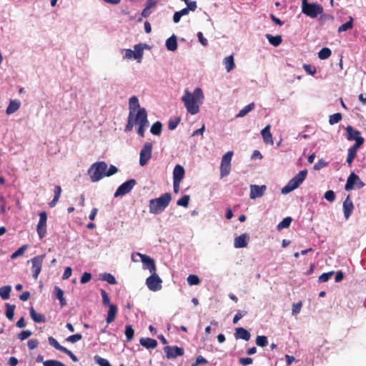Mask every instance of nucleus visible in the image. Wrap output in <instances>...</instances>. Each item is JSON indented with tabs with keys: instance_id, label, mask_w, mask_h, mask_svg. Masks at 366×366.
<instances>
[{
	"instance_id": "1",
	"label": "nucleus",
	"mask_w": 366,
	"mask_h": 366,
	"mask_svg": "<svg viewBox=\"0 0 366 366\" xmlns=\"http://www.w3.org/2000/svg\"><path fill=\"white\" fill-rule=\"evenodd\" d=\"M148 124L147 112L144 108H142L136 112L129 113L127 124L124 131L126 132H131L134 126L136 125L137 126V134L143 137L145 129L148 127Z\"/></svg>"
},
{
	"instance_id": "2",
	"label": "nucleus",
	"mask_w": 366,
	"mask_h": 366,
	"mask_svg": "<svg viewBox=\"0 0 366 366\" xmlns=\"http://www.w3.org/2000/svg\"><path fill=\"white\" fill-rule=\"evenodd\" d=\"M203 97L202 89L200 88H196L193 94L186 90L184 95L182 97V101L184 102L187 112L194 115L199 112L197 100L203 99Z\"/></svg>"
},
{
	"instance_id": "3",
	"label": "nucleus",
	"mask_w": 366,
	"mask_h": 366,
	"mask_svg": "<svg viewBox=\"0 0 366 366\" xmlns=\"http://www.w3.org/2000/svg\"><path fill=\"white\" fill-rule=\"evenodd\" d=\"M172 196L169 193H165L159 198L152 199L149 201V212L152 214H159L163 212L169 204Z\"/></svg>"
},
{
	"instance_id": "4",
	"label": "nucleus",
	"mask_w": 366,
	"mask_h": 366,
	"mask_svg": "<svg viewBox=\"0 0 366 366\" xmlns=\"http://www.w3.org/2000/svg\"><path fill=\"white\" fill-rule=\"evenodd\" d=\"M108 167L105 162H97L92 164L88 170V174L92 182H96L106 177Z\"/></svg>"
},
{
	"instance_id": "5",
	"label": "nucleus",
	"mask_w": 366,
	"mask_h": 366,
	"mask_svg": "<svg viewBox=\"0 0 366 366\" xmlns=\"http://www.w3.org/2000/svg\"><path fill=\"white\" fill-rule=\"evenodd\" d=\"M307 175V170L304 169L297 174L292 179H291L287 184L282 189V193L287 194L294 189H297L306 179Z\"/></svg>"
},
{
	"instance_id": "6",
	"label": "nucleus",
	"mask_w": 366,
	"mask_h": 366,
	"mask_svg": "<svg viewBox=\"0 0 366 366\" xmlns=\"http://www.w3.org/2000/svg\"><path fill=\"white\" fill-rule=\"evenodd\" d=\"M308 0H302V12L312 19L323 13V7L318 4L308 3Z\"/></svg>"
},
{
	"instance_id": "7",
	"label": "nucleus",
	"mask_w": 366,
	"mask_h": 366,
	"mask_svg": "<svg viewBox=\"0 0 366 366\" xmlns=\"http://www.w3.org/2000/svg\"><path fill=\"white\" fill-rule=\"evenodd\" d=\"M233 152H227L222 156L220 165V177L222 178L227 176L231 170V161Z\"/></svg>"
},
{
	"instance_id": "8",
	"label": "nucleus",
	"mask_w": 366,
	"mask_h": 366,
	"mask_svg": "<svg viewBox=\"0 0 366 366\" xmlns=\"http://www.w3.org/2000/svg\"><path fill=\"white\" fill-rule=\"evenodd\" d=\"M152 275L146 280V285L147 287L153 292L160 290L162 289V280L159 275L154 272H151Z\"/></svg>"
},
{
	"instance_id": "9",
	"label": "nucleus",
	"mask_w": 366,
	"mask_h": 366,
	"mask_svg": "<svg viewBox=\"0 0 366 366\" xmlns=\"http://www.w3.org/2000/svg\"><path fill=\"white\" fill-rule=\"evenodd\" d=\"M152 147V142H146L144 144L139 154V164L141 166L146 165L148 161L151 159Z\"/></svg>"
},
{
	"instance_id": "10",
	"label": "nucleus",
	"mask_w": 366,
	"mask_h": 366,
	"mask_svg": "<svg viewBox=\"0 0 366 366\" xmlns=\"http://www.w3.org/2000/svg\"><path fill=\"white\" fill-rule=\"evenodd\" d=\"M45 254H41L33 257L31 259V262L32 264V276L34 280H37L38 277L41 271V267L43 264L44 259L45 258Z\"/></svg>"
},
{
	"instance_id": "11",
	"label": "nucleus",
	"mask_w": 366,
	"mask_h": 366,
	"mask_svg": "<svg viewBox=\"0 0 366 366\" xmlns=\"http://www.w3.org/2000/svg\"><path fill=\"white\" fill-rule=\"evenodd\" d=\"M137 182L134 179H131L123 184H122L116 190L114 193V197H121L124 196L126 194L131 192V190L133 189V187L136 185Z\"/></svg>"
},
{
	"instance_id": "12",
	"label": "nucleus",
	"mask_w": 366,
	"mask_h": 366,
	"mask_svg": "<svg viewBox=\"0 0 366 366\" xmlns=\"http://www.w3.org/2000/svg\"><path fill=\"white\" fill-rule=\"evenodd\" d=\"M46 212L43 211L39 213V220L37 224L36 231L40 239H43L46 234Z\"/></svg>"
},
{
	"instance_id": "13",
	"label": "nucleus",
	"mask_w": 366,
	"mask_h": 366,
	"mask_svg": "<svg viewBox=\"0 0 366 366\" xmlns=\"http://www.w3.org/2000/svg\"><path fill=\"white\" fill-rule=\"evenodd\" d=\"M167 359H174L179 356H182L184 353V349L178 346H166L164 347Z\"/></svg>"
},
{
	"instance_id": "14",
	"label": "nucleus",
	"mask_w": 366,
	"mask_h": 366,
	"mask_svg": "<svg viewBox=\"0 0 366 366\" xmlns=\"http://www.w3.org/2000/svg\"><path fill=\"white\" fill-rule=\"evenodd\" d=\"M355 184H358L359 188H361L365 185L364 183L360 180V177L354 172H352L348 177L346 184L345 186V190H352L354 188Z\"/></svg>"
},
{
	"instance_id": "15",
	"label": "nucleus",
	"mask_w": 366,
	"mask_h": 366,
	"mask_svg": "<svg viewBox=\"0 0 366 366\" xmlns=\"http://www.w3.org/2000/svg\"><path fill=\"white\" fill-rule=\"evenodd\" d=\"M137 255L141 258L144 269H149L150 272H156V264L152 258L147 254L141 253H137Z\"/></svg>"
},
{
	"instance_id": "16",
	"label": "nucleus",
	"mask_w": 366,
	"mask_h": 366,
	"mask_svg": "<svg viewBox=\"0 0 366 366\" xmlns=\"http://www.w3.org/2000/svg\"><path fill=\"white\" fill-rule=\"evenodd\" d=\"M267 189V187L265 185H256L252 184L250 185V193L249 197L252 199L261 197L264 195L265 191Z\"/></svg>"
},
{
	"instance_id": "17",
	"label": "nucleus",
	"mask_w": 366,
	"mask_h": 366,
	"mask_svg": "<svg viewBox=\"0 0 366 366\" xmlns=\"http://www.w3.org/2000/svg\"><path fill=\"white\" fill-rule=\"evenodd\" d=\"M249 237L247 234L244 233L234 239V246L236 248H244L247 246Z\"/></svg>"
},
{
	"instance_id": "18",
	"label": "nucleus",
	"mask_w": 366,
	"mask_h": 366,
	"mask_svg": "<svg viewBox=\"0 0 366 366\" xmlns=\"http://www.w3.org/2000/svg\"><path fill=\"white\" fill-rule=\"evenodd\" d=\"M354 209V205L352 200L350 199V197H347L345 200L343 202V212L344 216L346 219H348L350 217L352 210Z\"/></svg>"
},
{
	"instance_id": "19",
	"label": "nucleus",
	"mask_w": 366,
	"mask_h": 366,
	"mask_svg": "<svg viewBox=\"0 0 366 366\" xmlns=\"http://www.w3.org/2000/svg\"><path fill=\"white\" fill-rule=\"evenodd\" d=\"M234 336L236 339H242L245 341H248L251 337L249 332L243 327L236 328Z\"/></svg>"
},
{
	"instance_id": "20",
	"label": "nucleus",
	"mask_w": 366,
	"mask_h": 366,
	"mask_svg": "<svg viewBox=\"0 0 366 366\" xmlns=\"http://www.w3.org/2000/svg\"><path fill=\"white\" fill-rule=\"evenodd\" d=\"M184 176V169L182 166L177 164L173 171V181L181 182Z\"/></svg>"
},
{
	"instance_id": "21",
	"label": "nucleus",
	"mask_w": 366,
	"mask_h": 366,
	"mask_svg": "<svg viewBox=\"0 0 366 366\" xmlns=\"http://www.w3.org/2000/svg\"><path fill=\"white\" fill-rule=\"evenodd\" d=\"M108 307H109V311L107 313L106 321H107V324H110L114 321L117 314L118 308H117V306L114 304L109 305V306H108Z\"/></svg>"
},
{
	"instance_id": "22",
	"label": "nucleus",
	"mask_w": 366,
	"mask_h": 366,
	"mask_svg": "<svg viewBox=\"0 0 366 366\" xmlns=\"http://www.w3.org/2000/svg\"><path fill=\"white\" fill-rule=\"evenodd\" d=\"M261 134L263 138V141L266 144H273L272 135L270 132V125H267L262 131Z\"/></svg>"
},
{
	"instance_id": "23",
	"label": "nucleus",
	"mask_w": 366,
	"mask_h": 366,
	"mask_svg": "<svg viewBox=\"0 0 366 366\" xmlns=\"http://www.w3.org/2000/svg\"><path fill=\"white\" fill-rule=\"evenodd\" d=\"M345 129L347 132V140L352 141L357 139V138H362V137L360 136V132L357 130L354 129L352 126L348 125Z\"/></svg>"
},
{
	"instance_id": "24",
	"label": "nucleus",
	"mask_w": 366,
	"mask_h": 366,
	"mask_svg": "<svg viewBox=\"0 0 366 366\" xmlns=\"http://www.w3.org/2000/svg\"><path fill=\"white\" fill-rule=\"evenodd\" d=\"M139 343L147 349H154L157 346V340L149 337L141 338L139 340Z\"/></svg>"
},
{
	"instance_id": "25",
	"label": "nucleus",
	"mask_w": 366,
	"mask_h": 366,
	"mask_svg": "<svg viewBox=\"0 0 366 366\" xmlns=\"http://www.w3.org/2000/svg\"><path fill=\"white\" fill-rule=\"evenodd\" d=\"M142 109L139 102V99L136 96H132L129 100V113L137 112V109Z\"/></svg>"
},
{
	"instance_id": "26",
	"label": "nucleus",
	"mask_w": 366,
	"mask_h": 366,
	"mask_svg": "<svg viewBox=\"0 0 366 366\" xmlns=\"http://www.w3.org/2000/svg\"><path fill=\"white\" fill-rule=\"evenodd\" d=\"M29 313H30V316H31V319L35 322L40 323V322H46V319L45 316L41 314L37 313L35 311V310L34 309V307H30V309H29Z\"/></svg>"
},
{
	"instance_id": "27",
	"label": "nucleus",
	"mask_w": 366,
	"mask_h": 366,
	"mask_svg": "<svg viewBox=\"0 0 366 366\" xmlns=\"http://www.w3.org/2000/svg\"><path fill=\"white\" fill-rule=\"evenodd\" d=\"M166 47L169 51H174L177 49V37L174 34L166 41Z\"/></svg>"
},
{
	"instance_id": "28",
	"label": "nucleus",
	"mask_w": 366,
	"mask_h": 366,
	"mask_svg": "<svg viewBox=\"0 0 366 366\" xmlns=\"http://www.w3.org/2000/svg\"><path fill=\"white\" fill-rule=\"evenodd\" d=\"M20 105L21 104L19 100H11L6 109V113L9 115L14 113L19 109Z\"/></svg>"
},
{
	"instance_id": "29",
	"label": "nucleus",
	"mask_w": 366,
	"mask_h": 366,
	"mask_svg": "<svg viewBox=\"0 0 366 366\" xmlns=\"http://www.w3.org/2000/svg\"><path fill=\"white\" fill-rule=\"evenodd\" d=\"M266 38L270 44L274 46H280L282 42V38L281 35L272 36V34H267Z\"/></svg>"
},
{
	"instance_id": "30",
	"label": "nucleus",
	"mask_w": 366,
	"mask_h": 366,
	"mask_svg": "<svg viewBox=\"0 0 366 366\" xmlns=\"http://www.w3.org/2000/svg\"><path fill=\"white\" fill-rule=\"evenodd\" d=\"M54 196L53 199L49 203V205L50 207H54L56 206L57 202H59V199L60 198L61 194V187L59 185H56L54 187Z\"/></svg>"
},
{
	"instance_id": "31",
	"label": "nucleus",
	"mask_w": 366,
	"mask_h": 366,
	"mask_svg": "<svg viewBox=\"0 0 366 366\" xmlns=\"http://www.w3.org/2000/svg\"><path fill=\"white\" fill-rule=\"evenodd\" d=\"M56 298L60 302V305L64 307L66 305V300L64 297V291L58 286L54 287Z\"/></svg>"
},
{
	"instance_id": "32",
	"label": "nucleus",
	"mask_w": 366,
	"mask_h": 366,
	"mask_svg": "<svg viewBox=\"0 0 366 366\" xmlns=\"http://www.w3.org/2000/svg\"><path fill=\"white\" fill-rule=\"evenodd\" d=\"M254 108V103H250L248 105L242 108L239 112L236 115L237 118H241L246 116L249 112Z\"/></svg>"
},
{
	"instance_id": "33",
	"label": "nucleus",
	"mask_w": 366,
	"mask_h": 366,
	"mask_svg": "<svg viewBox=\"0 0 366 366\" xmlns=\"http://www.w3.org/2000/svg\"><path fill=\"white\" fill-rule=\"evenodd\" d=\"M224 64L227 72L231 71L234 68V61L233 56H229L224 59Z\"/></svg>"
},
{
	"instance_id": "34",
	"label": "nucleus",
	"mask_w": 366,
	"mask_h": 366,
	"mask_svg": "<svg viewBox=\"0 0 366 366\" xmlns=\"http://www.w3.org/2000/svg\"><path fill=\"white\" fill-rule=\"evenodd\" d=\"M11 287L9 285L4 286L0 288V297L6 300L9 298L10 292H11Z\"/></svg>"
},
{
	"instance_id": "35",
	"label": "nucleus",
	"mask_w": 366,
	"mask_h": 366,
	"mask_svg": "<svg viewBox=\"0 0 366 366\" xmlns=\"http://www.w3.org/2000/svg\"><path fill=\"white\" fill-rule=\"evenodd\" d=\"M6 317L9 320H13L14 319V310H15V305H10L9 303H6Z\"/></svg>"
},
{
	"instance_id": "36",
	"label": "nucleus",
	"mask_w": 366,
	"mask_h": 366,
	"mask_svg": "<svg viewBox=\"0 0 366 366\" xmlns=\"http://www.w3.org/2000/svg\"><path fill=\"white\" fill-rule=\"evenodd\" d=\"M124 334L126 335L127 342H130L133 339L134 335V330L132 325H126Z\"/></svg>"
},
{
	"instance_id": "37",
	"label": "nucleus",
	"mask_w": 366,
	"mask_h": 366,
	"mask_svg": "<svg viewBox=\"0 0 366 366\" xmlns=\"http://www.w3.org/2000/svg\"><path fill=\"white\" fill-rule=\"evenodd\" d=\"M162 124L160 122H154L150 129V132L154 135H159L162 132Z\"/></svg>"
},
{
	"instance_id": "38",
	"label": "nucleus",
	"mask_w": 366,
	"mask_h": 366,
	"mask_svg": "<svg viewBox=\"0 0 366 366\" xmlns=\"http://www.w3.org/2000/svg\"><path fill=\"white\" fill-rule=\"evenodd\" d=\"M332 54V51L329 48L325 47L322 48L318 53V57L320 59H328Z\"/></svg>"
},
{
	"instance_id": "39",
	"label": "nucleus",
	"mask_w": 366,
	"mask_h": 366,
	"mask_svg": "<svg viewBox=\"0 0 366 366\" xmlns=\"http://www.w3.org/2000/svg\"><path fill=\"white\" fill-rule=\"evenodd\" d=\"M143 49L144 48L141 44L135 45L134 58L139 60L141 59L143 56Z\"/></svg>"
},
{
	"instance_id": "40",
	"label": "nucleus",
	"mask_w": 366,
	"mask_h": 366,
	"mask_svg": "<svg viewBox=\"0 0 366 366\" xmlns=\"http://www.w3.org/2000/svg\"><path fill=\"white\" fill-rule=\"evenodd\" d=\"M49 343L53 346L56 350H59L61 352L64 351V350L66 348L65 347L61 345L58 341L54 338L53 337H49Z\"/></svg>"
},
{
	"instance_id": "41",
	"label": "nucleus",
	"mask_w": 366,
	"mask_h": 366,
	"mask_svg": "<svg viewBox=\"0 0 366 366\" xmlns=\"http://www.w3.org/2000/svg\"><path fill=\"white\" fill-rule=\"evenodd\" d=\"M353 26V19L352 17L350 18V21L343 24L338 28V32L341 33L349 29H351Z\"/></svg>"
},
{
	"instance_id": "42",
	"label": "nucleus",
	"mask_w": 366,
	"mask_h": 366,
	"mask_svg": "<svg viewBox=\"0 0 366 366\" xmlns=\"http://www.w3.org/2000/svg\"><path fill=\"white\" fill-rule=\"evenodd\" d=\"M292 219L290 217L284 218L277 225L278 229H282L284 228H287L291 224Z\"/></svg>"
},
{
	"instance_id": "43",
	"label": "nucleus",
	"mask_w": 366,
	"mask_h": 366,
	"mask_svg": "<svg viewBox=\"0 0 366 366\" xmlns=\"http://www.w3.org/2000/svg\"><path fill=\"white\" fill-rule=\"evenodd\" d=\"M357 150H355L351 147L348 149V154H347V157L346 162L349 165H351V164L355 159V157L357 156Z\"/></svg>"
},
{
	"instance_id": "44",
	"label": "nucleus",
	"mask_w": 366,
	"mask_h": 366,
	"mask_svg": "<svg viewBox=\"0 0 366 366\" xmlns=\"http://www.w3.org/2000/svg\"><path fill=\"white\" fill-rule=\"evenodd\" d=\"M102 280L107 282L109 284L115 285L117 281L115 277L110 273H104L102 275Z\"/></svg>"
},
{
	"instance_id": "45",
	"label": "nucleus",
	"mask_w": 366,
	"mask_h": 366,
	"mask_svg": "<svg viewBox=\"0 0 366 366\" xmlns=\"http://www.w3.org/2000/svg\"><path fill=\"white\" fill-rule=\"evenodd\" d=\"M94 359L95 362L99 366H112L107 359H104L99 355H95Z\"/></svg>"
},
{
	"instance_id": "46",
	"label": "nucleus",
	"mask_w": 366,
	"mask_h": 366,
	"mask_svg": "<svg viewBox=\"0 0 366 366\" xmlns=\"http://www.w3.org/2000/svg\"><path fill=\"white\" fill-rule=\"evenodd\" d=\"M190 200V197L189 195L185 194L180 199H179L177 202L178 206H182L184 207H187L189 205V202Z\"/></svg>"
},
{
	"instance_id": "47",
	"label": "nucleus",
	"mask_w": 366,
	"mask_h": 366,
	"mask_svg": "<svg viewBox=\"0 0 366 366\" xmlns=\"http://www.w3.org/2000/svg\"><path fill=\"white\" fill-rule=\"evenodd\" d=\"M342 116L341 113H335L330 116L329 123L331 125L338 123L342 120Z\"/></svg>"
},
{
	"instance_id": "48",
	"label": "nucleus",
	"mask_w": 366,
	"mask_h": 366,
	"mask_svg": "<svg viewBox=\"0 0 366 366\" xmlns=\"http://www.w3.org/2000/svg\"><path fill=\"white\" fill-rule=\"evenodd\" d=\"M27 247H28L27 244L22 245L21 247H19L16 252H14L11 255V259H14L17 258L18 257L23 255V254L24 253V252L27 249Z\"/></svg>"
},
{
	"instance_id": "49",
	"label": "nucleus",
	"mask_w": 366,
	"mask_h": 366,
	"mask_svg": "<svg viewBox=\"0 0 366 366\" xmlns=\"http://www.w3.org/2000/svg\"><path fill=\"white\" fill-rule=\"evenodd\" d=\"M187 280L189 285H197L200 283V280L196 274H189Z\"/></svg>"
},
{
	"instance_id": "50",
	"label": "nucleus",
	"mask_w": 366,
	"mask_h": 366,
	"mask_svg": "<svg viewBox=\"0 0 366 366\" xmlns=\"http://www.w3.org/2000/svg\"><path fill=\"white\" fill-rule=\"evenodd\" d=\"M334 274V272L332 271V272H325V273H322L318 278V282H327L331 277Z\"/></svg>"
},
{
	"instance_id": "51",
	"label": "nucleus",
	"mask_w": 366,
	"mask_h": 366,
	"mask_svg": "<svg viewBox=\"0 0 366 366\" xmlns=\"http://www.w3.org/2000/svg\"><path fill=\"white\" fill-rule=\"evenodd\" d=\"M44 366H66L64 363L56 360H48L43 362Z\"/></svg>"
},
{
	"instance_id": "52",
	"label": "nucleus",
	"mask_w": 366,
	"mask_h": 366,
	"mask_svg": "<svg viewBox=\"0 0 366 366\" xmlns=\"http://www.w3.org/2000/svg\"><path fill=\"white\" fill-rule=\"evenodd\" d=\"M256 344L259 347H265L268 344L266 336H257L256 338Z\"/></svg>"
},
{
	"instance_id": "53",
	"label": "nucleus",
	"mask_w": 366,
	"mask_h": 366,
	"mask_svg": "<svg viewBox=\"0 0 366 366\" xmlns=\"http://www.w3.org/2000/svg\"><path fill=\"white\" fill-rule=\"evenodd\" d=\"M101 295L102 297V304L104 306H109V305H111V304H110V300H109V295L107 293V292L103 289L101 290Z\"/></svg>"
},
{
	"instance_id": "54",
	"label": "nucleus",
	"mask_w": 366,
	"mask_h": 366,
	"mask_svg": "<svg viewBox=\"0 0 366 366\" xmlns=\"http://www.w3.org/2000/svg\"><path fill=\"white\" fill-rule=\"evenodd\" d=\"M247 311L244 310H238L236 315H234L232 322L233 324H237L238 321L242 319L244 315H247Z\"/></svg>"
},
{
	"instance_id": "55",
	"label": "nucleus",
	"mask_w": 366,
	"mask_h": 366,
	"mask_svg": "<svg viewBox=\"0 0 366 366\" xmlns=\"http://www.w3.org/2000/svg\"><path fill=\"white\" fill-rule=\"evenodd\" d=\"M81 338H82V335L81 334H75V335L69 336L66 338V341L71 342V343H74V342H76L79 341L80 340H81Z\"/></svg>"
},
{
	"instance_id": "56",
	"label": "nucleus",
	"mask_w": 366,
	"mask_h": 366,
	"mask_svg": "<svg viewBox=\"0 0 366 366\" xmlns=\"http://www.w3.org/2000/svg\"><path fill=\"white\" fill-rule=\"evenodd\" d=\"M324 197L327 201L332 202L335 199V194L332 190H328L325 193Z\"/></svg>"
},
{
	"instance_id": "57",
	"label": "nucleus",
	"mask_w": 366,
	"mask_h": 366,
	"mask_svg": "<svg viewBox=\"0 0 366 366\" xmlns=\"http://www.w3.org/2000/svg\"><path fill=\"white\" fill-rule=\"evenodd\" d=\"M180 121V118H177L175 119H170L168 123V129L169 130H174L177 127L179 122Z\"/></svg>"
},
{
	"instance_id": "58",
	"label": "nucleus",
	"mask_w": 366,
	"mask_h": 366,
	"mask_svg": "<svg viewBox=\"0 0 366 366\" xmlns=\"http://www.w3.org/2000/svg\"><path fill=\"white\" fill-rule=\"evenodd\" d=\"M207 362H208L207 360L204 357H203L201 355H199L196 358L195 362L194 363H192L191 366H198L200 364L204 365V364H207Z\"/></svg>"
},
{
	"instance_id": "59",
	"label": "nucleus",
	"mask_w": 366,
	"mask_h": 366,
	"mask_svg": "<svg viewBox=\"0 0 366 366\" xmlns=\"http://www.w3.org/2000/svg\"><path fill=\"white\" fill-rule=\"evenodd\" d=\"M302 307V302H299L297 303H295L292 305V314L297 315L300 312L301 308Z\"/></svg>"
},
{
	"instance_id": "60",
	"label": "nucleus",
	"mask_w": 366,
	"mask_h": 366,
	"mask_svg": "<svg viewBox=\"0 0 366 366\" xmlns=\"http://www.w3.org/2000/svg\"><path fill=\"white\" fill-rule=\"evenodd\" d=\"M92 279V274L89 272H84L80 280L81 284H86Z\"/></svg>"
},
{
	"instance_id": "61",
	"label": "nucleus",
	"mask_w": 366,
	"mask_h": 366,
	"mask_svg": "<svg viewBox=\"0 0 366 366\" xmlns=\"http://www.w3.org/2000/svg\"><path fill=\"white\" fill-rule=\"evenodd\" d=\"M31 334L32 333L30 330H24L19 334V339L21 340H24L29 337Z\"/></svg>"
},
{
	"instance_id": "62",
	"label": "nucleus",
	"mask_w": 366,
	"mask_h": 366,
	"mask_svg": "<svg viewBox=\"0 0 366 366\" xmlns=\"http://www.w3.org/2000/svg\"><path fill=\"white\" fill-rule=\"evenodd\" d=\"M355 143L351 147V148L358 150V149L364 143V138H357V139L355 140Z\"/></svg>"
},
{
	"instance_id": "63",
	"label": "nucleus",
	"mask_w": 366,
	"mask_h": 366,
	"mask_svg": "<svg viewBox=\"0 0 366 366\" xmlns=\"http://www.w3.org/2000/svg\"><path fill=\"white\" fill-rule=\"evenodd\" d=\"M252 362L253 360L251 357H241L239 359V364L244 366L250 365L252 363Z\"/></svg>"
},
{
	"instance_id": "64",
	"label": "nucleus",
	"mask_w": 366,
	"mask_h": 366,
	"mask_svg": "<svg viewBox=\"0 0 366 366\" xmlns=\"http://www.w3.org/2000/svg\"><path fill=\"white\" fill-rule=\"evenodd\" d=\"M39 341L36 339H31L28 341L27 345L30 350H34L37 347Z\"/></svg>"
}]
</instances>
